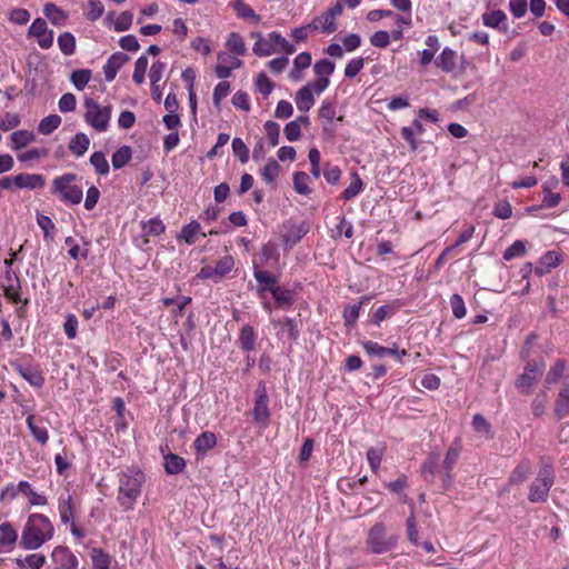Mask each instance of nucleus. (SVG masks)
<instances>
[{
    "label": "nucleus",
    "mask_w": 569,
    "mask_h": 569,
    "mask_svg": "<svg viewBox=\"0 0 569 569\" xmlns=\"http://www.w3.org/2000/svg\"><path fill=\"white\" fill-rule=\"evenodd\" d=\"M46 563V556L42 553H30L23 560L17 559V565L20 569L28 565L31 569H41Z\"/></svg>",
    "instance_id": "c03bdc74"
},
{
    "label": "nucleus",
    "mask_w": 569,
    "mask_h": 569,
    "mask_svg": "<svg viewBox=\"0 0 569 569\" xmlns=\"http://www.w3.org/2000/svg\"><path fill=\"white\" fill-rule=\"evenodd\" d=\"M555 415L562 419L569 415V383H563L555 402Z\"/></svg>",
    "instance_id": "f3484780"
},
{
    "label": "nucleus",
    "mask_w": 569,
    "mask_h": 569,
    "mask_svg": "<svg viewBox=\"0 0 569 569\" xmlns=\"http://www.w3.org/2000/svg\"><path fill=\"white\" fill-rule=\"evenodd\" d=\"M77 180V174L64 173L52 181L51 193L59 194L63 203L78 204L81 202L83 192L78 186L72 184Z\"/></svg>",
    "instance_id": "20e7f679"
},
{
    "label": "nucleus",
    "mask_w": 569,
    "mask_h": 569,
    "mask_svg": "<svg viewBox=\"0 0 569 569\" xmlns=\"http://www.w3.org/2000/svg\"><path fill=\"white\" fill-rule=\"evenodd\" d=\"M232 151L233 154L239 159V161L244 164L249 161V149L246 143L240 138H234L232 140Z\"/></svg>",
    "instance_id": "5fc2aeb1"
},
{
    "label": "nucleus",
    "mask_w": 569,
    "mask_h": 569,
    "mask_svg": "<svg viewBox=\"0 0 569 569\" xmlns=\"http://www.w3.org/2000/svg\"><path fill=\"white\" fill-rule=\"evenodd\" d=\"M61 117L59 114H49L44 117L38 124V131L43 136L51 134L61 124Z\"/></svg>",
    "instance_id": "c85d7f7f"
},
{
    "label": "nucleus",
    "mask_w": 569,
    "mask_h": 569,
    "mask_svg": "<svg viewBox=\"0 0 569 569\" xmlns=\"http://www.w3.org/2000/svg\"><path fill=\"white\" fill-rule=\"evenodd\" d=\"M90 163L94 167L99 174H107L109 172V163L106 156L101 151L93 152L90 157Z\"/></svg>",
    "instance_id": "8fccbe9b"
},
{
    "label": "nucleus",
    "mask_w": 569,
    "mask_h": 569,
    "mask_svg": "<svg viewBox=\"0 0 569 569\" xmlns=\"http://www.w3.org/2000/svg\"><path fill=\"white\" fill-rule=\"evenodd\" d=\"M311 31L321 30L323 33L330 34L337 30L336 20L328 14L327 11L316 17L310 23Z\"/></svg>",
    "instance_id": "dca6fc26"
},
{
    "label": "nucleus",
    "mask_w": 569,
    "mask_h": 569,
    "mask_svg": "<svg viewBox=\"0 0 569 569\" xmlns=\"http://www.w3.org/2000/svg\"><path fill=\"white\" fill-rule=\"evenodd\" d=\"M92 569H110L111 557L101 548H93L90 552Z\"/></svg>",
    "instance_id": "a878e982"
},
{
    "label": "nucleus",
    "mask_w": 569,
    "mask_h": 569,
    "mask_svg": "<svg viewBox=\"0 0 569 569\" xmlns=\"http://www.w3.org/2000/svg\"><path fill=\"white\" fill-rule=\"evenodd\" d=\"M16 371L33 387L40 388L44 383L42 371L37 366L17 365Z\"/></svg>",
    "instance_id": "ddd939ff"
},
{
    "label": "nucleus",
    "mask_w": 569,
    "mask_h": 569,
    "mask_svg": "<svg viewBox=\"0 0 569 569\" xmlns=\"http://www.w3.org/2000/svg\"><path fill=\"white\" fill-rule=\"evenodd\" d=\"M234 266L233 258L231 256H226L221 258L217 264L214 266V271L217 273V279H220L228 274Z\"/></svg>",
    "instance_id": "680f3d73"
},
{
    "label": "nucleus",
    "mask_w": 569,
    "mask_h": 569,
    "mask_svg": "<svg viewBox=\"0 0 569 569\" xmlns=\"http://www.w3.org/2000/svg\"><path fill=\"white\" fill-rule=\"evenodd\" d=\"M397 310L398 307L393 305L381 306L375 311L372 320L376 325L379 326L380 322H382L386 318L393 316L397 312Z\"/></svg>",
    "instance_id": "e2e57ef3"
},
{
    "label": "nucleus",
    "mask_w": 569,
    "mask_h": 569,
    "mask_svg": "<svg viewBox=\"0 0 569 569\" xmlns=\"http://www.w3.org/2000/svg\"><path fill=\"white\" fill-rule=\"evenodd\" d=\"M186 467V461L182 457L169 453L164 456V468L166 471L170 475H177L181 472Z\"/></svg>",
    "instance_id": "72a5a7b5"
},
{
    "label": "nucleus",
    "mask_w": 569,
    "mask_h": 569,
    "mask_svg": "<svg viewBox=\"0 0 569 569\" xmlns=\"http://www.w3.org/2000/svg\"><path fill=\"white\" fill-rule=\"evenodd\" d=\"M43 12H44V16L53 24H59L61 20L66 19L64 12L52 2H49L44 6Z\"/></svg>",
    "instance_id": "6e6d98bb"
},
{
    "label": "nucleus",
    "mask_w": 569,
    "mask_h": 569,
    "mask_svg": "<svg viewBox=\"0 0 569 569\" xmlns=\"http://www.w3.org/2000/svg\"><path fill=\"white\" fill-rule=\"evenodd\" d=\"M226 46L230 52L237 56H243L246 53V44L243 38L237 32L229 34Z\"/></svg>",
    "instance_id": "79ce46f5"
},
{
    "label": "nucleus",
    "mask_w": 569,
    "mask_h": 569,
    "mask_svg": "<svg viewBox=\"0 0 569 569\" xmlns=\"http://www.w3.org/2000/svg\"><path fill=\"white\" fill-rule=\"evenodd\" d=\"M28 36L38 39V44L42 49H49L53 44V31L48 30L47 22L42 18H37L28 30Z\"/></svg>",
    "instance_id": "1a4fd4ad"
},
{
    "label": "nucleus",
    "mask_w": 569,
    "mask_h": 569,
    "mask_svg": "<svg viewBox=\"0 0 569 569\" xmlns=\"http://www.w3.org/2000/svg\"><path fill=\"white\" fill-rule=\"evenodd\" d=\"M91 79V70L90 69H78L74 70L71 74V81L77 90H83L84 87Z\"/></svg>",
    "instance_id": "a18cd8bd"
},
{
    "label": "nucleus",
    "mask_w": 569,
    "mask_h": 569,
    "mask_svg": "<svg viewBox=\"0 0 569 569\" xmlns=\"http://www.w3.org/2000/svg\"><path fill=\"white\" fill-rule=\"evenodd\" d=\"M217 445V437L213 432L204 431L200 433L194 442L193 446L198 453L204 455L210 449H212Z\"/></svg>",
    "instance_id": "b1692460"
},
{
    "label": "nucleus",
    "mask_w": 569,
    "mask_h": 569,
    "mask_svg": "<svg viewBox=\"0 0 569 569\" xmlns=\"http://www.w3.org/2000/svg\"><path fill=\"white\" fill-rule=\"evenodd\" d=\"M273 299L279 307L291 306L293 302L292 293L290 290L280 288L279 286H271L268 288Z\"/></svg>",
    "instance_id": "473e14b6"
},
{
    "label": "nucleus",
    "mask_w": 569,
    "mask_h": 569,
    "mask_svg": "<svg viewBox=\"0 0 569 569\" xmlns=\"http://www.w3.org/2000/svg\"><path fill=\"white\" fill-rule=\"evenodd\" d=\"M456 51L447 47L436 58L435 63L439 69L449 73L456 69Z\"/></svg>",
    "instance_id": "6ab92c4d"
},
{
    "label": "nucleus",
    "mask_w": 569,
    "mask_h": 569,
    "mask_svg": "<svg viewBox=\"0 0 569 569\" xmlns=\"http://www.w3.org/2000/svg\"><path fill=\"white\" fill-rule=\"evenodd\" d=\"M362 347L367 353L377 356L379 358L391 356V353H397V348L382 347L379 343L370 340L362 342Z\"/></svg>",
    "instance_id": "c9c22d12"
},
{
    "label": "nucleus",
    "mask_w": 569,
    "mask_h": 569,
    "mask_svg": "<svg viewBox=\"0 0 569 569\" xmlns=\"http://www.w3.org/2000/svg\"><path fill=\"white\" fill-rule=\"evenodd\" d=\"M58 46L66 56H71L76 51V38L71 32H63L58 37Z\"/></svg>",
    "instance_id": "ea45409f"
},
{
    "label": "nucleus",
    "mask_w": 569,
    "mask_h": 569,
    "mask_svg": "<svg viewBox=\"0 0 569 569\" xmlns=\"http://www.w3.org/2000/svg\"><path fill=\"white\" fill-rule=\"evenodd\" d=\"M253 276L259 283L258 293H260V295L262 292L267 291L269 287L277 286V282H278L277 278L273 274H271L269 271L260 270L258 268V263L256 261H254Z\"/></svg>",
    "instance_id": "4be33fe9"
},
{
    "label": "nucleus",
    "mask_w": 569,
    "mask_h": 569,
    "mask_svg": "<svg viewBox=\"0 0 569 569\" xmlns=\"http://www.w3.org/2000/svg\"><path fill=\"white\" fill-rule=\"evenodd\" d=\"M460 440L457 439L455 441L456 446H452L448 449L445 460H443V469L445 470H452L453 466L456 465L459 455H460V448H459Z\"/></svg>",
    "instance_id": "13d9d810"
},
{
    "label": "nucleus",
    "mask_w": 569,
    "mask_h": 569,
    "mask_svg": "<svg viewBox=\"0 0 569 569\" xmlns=\"http://www.w3.org/2000/svg\"><path fill=\"white\" fill-rule=\"evenodd\" d=\"M148 68V58L146 56H141L137 59L134 63V70L132 74V80L137 84H141L144 81L146 70Z\"/></svg>",
    "instance_id": "864d4df0"
},
{
    "label": "nucleus",
    "mask_w": 569,
    "mask_h": 569,
    "mask_svg": "<svg viewBox=\"0 0 569 569\" xmlns=\"http://www.w3.org/2000/svg\"><path fill=\"white\" fill-rule=\"evenodd\" d=\"M492 213L499 219H509L512 216V207L509 201L500 200L495 204Z\"/></svg>",
    "instance_id": "69168bd1"
},
{
    "label": "nucleus",
    "mask_w": 569,
    "mask_h": 569,
    "mask_svg": "<svg viewBox=\"0 0 569 569\" xmlns=\"http://www.w3.org/2000/svg\"><path fill=\"white\" fill-rule=\"evenodd\" d=\"M118 502L126 510L133 509L136 501L141 493L143 473L137 468H127L118 475Z\"/></svg>",
    "instance_id": "f03ea898"
},
{
    "label": "nucleus",
    "mask_w": 569,
    "mask_h": 569,
    "mask_svg": "<svg viewBox=\"0 0 569 569\" xmlns=\"http://www.w3.org/2000/svg\"><path fill=\"white\" fill-rule=\"evenodd\" d=\"M280 173V166L274 159H270L261 169V176L268 183L273 182Z\"/></svg>",
    "instance_id": "49530a36"
},
{
    "label": "nucleus",
    "mask_w": 569,
    "mask_h": 569,
    "mask_svg": "<svg viewBox=\"0 0 569 569\" xmlns=\"http://www.w3.org/2000/svg\"><path fill=\"white\" fill-rule=\"evenodd\" d=\"M362 187H363V183L359 177V174L353 171L351 173V182L350 184L342 191L341 193V198L345 200V201H349L351 199H353L355 197H357L361 190H362Z\"/></svg>",
    "instance_id": "7c9ffc66"
},
{
    "label": "nucleus",
    "mask_w": 569,
    "mask_h": 569,
    "mask_svg": "<svg viewBox=\"0 0 569 569\" xmlns=\"http://www.w3.org/2000/svg\"><path fill=\"white\" fill-rule=\"evenodd\" d=\"M481 18L486 27L493 29H500V24L507 20L506 13L500 9L485 12Z\"/></svg>",
    "instance_id": "2f4dec72"
},
{
    "label": "nucleus",
    "mask_w": 569,
    "mask_h": 569,
    "mask_svg": "<svg viewBox=\"0 0 569 569\" xmlns=\"http://www.w3.org/2000/svg\"><path fill=\"white\" fill-rule=\"evenodd\" d=\"M310 177L303 171H297L293 174V189L299 194H309L311 189L309 188Z\"/></svg>",
    "instance_id": "37998d69"
},
{
    "label": "nucleus",
    "mask_w": 569,
    "mask_h": 569,
    "mask_svg": "<svg viewBox=\"0 0 569 569\" xmlns=\"http://www.w3.org/2000/svg\"><path fill=\"white\" fill-rule=\"evenodd\" d=\"M566 369V363L563 360H558L548 371L546 376V383L548 386L558 382V380L562 377Z\"/></svg>",
    "instance_id": "603ef678"
},
{
    "label": "nucleus",
    "mask_w": 569,
    "mask_h": 569,
    "mask_svg": "<svg viewBox=\"0 0 569 569\" xmlns=\"http://www.w3.org/2000/svg\"><path fill=\"white\" fill-rule=\"evenodd\" d=\"M59 515L63 525L73 522V501L70 495L61 496L59 498Z\"/></svg>",
    "instance_id": "393cba45"
},
{
    "label": "nucleus",
    "mask_w": 569,
    "mask_h": 569,
    "mask_svg": "<svg viewBox=\"0 0 569 569\" xmlns=\"http://www.w3.org/2000/svg\"><path fill=\"white\" fill-rule=\"evenodd\" d=\"M219 63L216 66V74L220 79H227L231 76L233 69L240 68L242 62L236 57H231L226 52L218 53Z\"/></svg>",
    "instance_id": "9b49d317"
},
{
    "label": "nucleus",
    "mask_w": 569,
    "mask_h": 569,
    "mask_svg": "<svg viewBox=\"0 0 569 569\" xmlns=\"http://www.w3.org/2000/svg\"><path fill=\"white\" fill-rule=\"evenodd\" d=\"M256 86H257V89L258 91L266 98L268 97L273 88H274V84L273 82L266 76V73L261 72L257 80H256Z\"/></svg>",
    "instance_id": "338daca9"
},
{
    "label": "nucleus",
    "mask_w": 569,
    "mask_h": 569,
    "mask_svg": "<svg viewBox=\"0 0 569 569\" xmlns=\"http://www.w3.org/2000/svg\"><path fill=\"white\" fill-rule=\"evenodd\" d=\"M53 562L57 565L56 569H78L79 560L69 548L64 546L56 547L51 553Z\"/></svg>",
    "instance_id": "9d476101"
},
{
    "label": "nucleus",
    "mask_w": 569,
    "mask_h": 569,
    "mask_svg": "<svg viewBox=\"0 0 569 569\" xmlns=\"http://www.w3.org/2000/svg\"><path fill=\"white\" fill-rule=\"evenodd\" d=\"M399 536L388 533L382 522L375 523L368 531L366 545L372 553L391 551L398 543Z\"/></svg>",
    "instance_id": "7ed1b4c3"
},
{
    "label": "nucleus",
    "mask_w": 569,
    "mask_h": 569,
    "mask_svg": "<svg viewBox=\"0 0 569 569\" xmlns=\"http://www.w3.org/2000/svg\"><path fill=\"white\" fill-rule=\"evenodd\" d=\"M257 335L253 327L250 325L243 326L238 339L240 348L246 352H250L254 350Z\"/></svg>",
    "instance_id": "412c9836"
},
{
    "label": "nucleus",
    "mask_w": 569,
    "mask_h": 569,
    "mask_svg": "<svg viewBox=\"0 0 569 569\" xmlns=\"http://www.w3.org/2000/svg\"><path fill=\"white\" fill-rule=\"evenodd\" d=\"M84 121L99 132L106 131L111 119L112 107H101L94 99H84Z\"/></svg>",
    "instance_id": "39448f33"
},
{
    "label": "nucleus",
    "mask_w": 569,
    "mask_h": 569,
    "mask_svg": "<svg viewBox=\"0 0 569 569\" xmlns=\"http://www.w3.org/2000/svg\"><path fill=\"white\" fill-rule=\"evenodd\" d=\"M201 227L196 220L182 227L179 234V239H183L187 244H193L196 242V236L199 233Z\"/></svg>",
    "instance_id": "a19ab883"
},
{
    "label": "nucleus",
    "mask_w": 569,
    "mask_h": 569,
    "mask_svg": "<svg viewBox=\"0 0 569 569\" xmlns=\"http://www.w3.org/2000/svg\"><path fill=\"white\" fill-rule=\"evenodd\" d=\"M53 533V525L47 516L32 513L22 530L20 545L27 550H36L50 540Z\"/></svg>",
    "instance_id": "f257e3e1"
},
{
    "label": "nucleus",
    "mask_w": 569,
    "mask_h": 569,
    "mask_svg": "<svg viewBox=\"0 0 569 569\" xmlns=\"http://www.w3.org/2000/svg\"><path fill=\"white\" fill-rule=\"evenodd\" d=\"M555 477L550 465L540 468L536 479L529 488L528 499L531 502H545L549 497V491L553 486Z\"/></svg>",
    "instance_id": "423d86ee"
},
{
    "label": "nucleus",
    "mask_w": 569,
    "mask_h": 569,
    "mask_svg": "<svg viewBox=\"0 0 569 569\" xmlns=\"http://www.w3.org/2000/svg\"><path fill=\"white\" fill-rule=\"evenodd\" d=\"M545 369V361L543 360H532L529 361L523 372L519 376V378L516 381V387L521 393L530 395L532 391V386L535 382H537L540 377L542 376Z\"/></svg>",
    "instance_id": "0eeeda50"
},
{
    "label": "nucleus",
    "mask_w": 569,
    "mask_h": 569,
    "mask_svg": "<svg viewBox=\"0 0 569 569\" xmlns=\"http://www.w3.org/2000/svg\"><path fill=\"white\" fill-rule=\"evenodd\" d=\"M21 122L20 116L18 113H10L7 112L1 119H0V130L2 131H9L11 129L17 128Z\"/></svg>",
    "instance_id": "774afa93"
},
{
    "label": "nucleus",
    "mask_w": 569,
    "mask_h": 569,
    "mask_svg": "<svg viewBox=\"0 0 569 569\" xmlns=\"http://www.w3.org/2000/svg\"><path fill=\"white\" fill-rule=\"evenodd\" d=\"M296 104L299 111L307 112L315 104V98L311 91V86H303L296 94Z\"/></svg>",
    "instance_id": "aec40b11"
},
{
    "label": "nucleus",
    "mask_w": 569,
    "mask_h": 569,
    "mask_svg": "<svg viewBox=\"0 0 569 569\" xmlns=\"http://www.w3.org/2000/svg\"><path fill=\"white\" fill-rule=\"evenodd\" d=\"M281 323V332L287 333V337L291 341H297L299 338V329L297 322L292 318H286Z\"/></svg>",
    "instance_id": "052dcab7"
},
{
    "label": "nucleus",
    "mask_w": 569,
    "mask_h": 569,
    "mask_svg": "<svg viewBox=\"0 0 569 569\" xmlns=\"http://www.w3.org/2000/svg\"><path fill=\"white\" fill-rule=\"evenodd\" d=\"M438 462H439V453L431 452L421 466V473L429 481L433 480L436 470L438 468Z\"/></svg>",
    "instance_id": "e433bc0d"
},
{
    "label": "nucleus",
    "mask_w": 569,
    "mask_h": 569,
    "mask_svg": "<svg viewBox=\"0 0 569 569\" xmlns=\"http://www.w3.org/2000/svg\"><path fill=\"white\" fill-rule=\"evenodd\" d=\"M252 51L258 57H269L271 56L276 50L272 47L271 41L268 39H263L262 36H259V39L256 41Z\"/></svg>",
    "instance_id": "de8ad7c7"
},
{
    "label": "nucleus",
    "mask_w": 569,
    "mask_h": 569,
    "mask_svg": "<svg viewBox=\"0 0 569 569\" xmlns=\"http://www.w3.org/2000/svg\"><path fill=\"white\" fill-rule=\"evenodd\" d=\"M142 230L147 236H159L164 231V224L158 218H152L142 223Z\"/></svg>",
    "instance_id": "bf43d9fd"
},
{
    "label": "nucleus",
    "mask_w": 569,
    "mask_h": 569,
    "mask_svg": "<svg viewBox=\"0 0 569 569\" xmlns=\"http://www.w3.org/2000/svg\"><path fill=\"white\" fill-rule=\"evenodd\" d=\"M12 149L20 150L36 141V134L28 130H18L11 134Z\"/></svg>",
    "instance_id": "cd10ccee"
},
{
    "label": "nucleus",
    "mask_w": 569,
    "mask_h": 569,
    "mask_svg": "<svg viewBox=\"0 0 569 569\" xmlns=\"http://www.w3.org/2000/svg\"><path fill=\"white\" fill-rule=\"evenodd\" d=\"M450 306L452 309V313L457 319H462L466 316V306L460 295L455 293L450 297Z\"/></svg>",
    "instance_id": "0e129e2a"
},
{
    "label": "nucleus",
    "mask_w": 569,
    "mask_h": 569,
    "mask_svg": "<svg viewBox=\"0 0 569 569\" xmlns=\"http://www.w3.org/2000/svg\"><path fill=\"white\" fill-rule=\"evenodd\" d=\"M26 422H27V426H28L31 435L33 436V438L39 443L46 445L48 442V440H49V433H48L47 428L38 426L34 422V416L33 415H29L27 417Z\"/></svg>",
    "instance_id": "c756f323"
},
{
    "label": "nucleus",
    "mask_w": 569,
    "mask_h": 569,
    "mask_svg": "<svg viewBox=\"0 0 569 569\" xmlns=\"http://www.w3.org/2000/svg\"><path fill=\"white\" fill-rule=\"evenodd\" d=\"M13 184L18 189H41L46 184V179L40 173H19L13 177Z\"/></svg>",
    "instance_id": "f8f14e48"
},
{
    "label": "nucleus",
    "mask_w": 569,
    "mask_h": 569,
    "mask_svg": "<svg viewBox=\"0 0 569 569\" xmlns=\"http://www.w3.org/2000/svg\"><path fill=\"white\" fill-rule=\"evenodd\" d=\"M560 262V257L556 251H547L539 260L535 268L536 274L542 277Z\"/></svg>",
    "instance_id": "2eb2a0df"
},
{
    "label": "nucleus",
    "mask_w": 569,
    "mask_h": 569,
    "mask_svg": "<svg viewBox=\"0 0 569 569\" xmlns=\"http://www.w3.org/2000/svg\"><path fill=\"white\" fill-rule=\"evenodd\" d=\"M530 471H531V463H530L529 459L523 458L510 473L509 482L510 483L523 482L527 479Z\"/></svg>",
    "instance_id": "bb28decb"
},
{
    "label": "nucleus",
    "mask_w": 569,
    "mask_h": 569,
    "mask_svg": "<svg viewBox=\"0 0 569 569\" xmlns=\"http://www.w3.org/2000/svg\"><path fill=\"white\" fill-rule=\"evenodd\" d=\"M231 6L240 18L253 19L254 22L260 21V16H258L253 11V9L249 4H247L243 0H232Z\"/></svg>",
    "instance_id": "f704fd0d"
},
{
    "label": "nucleus",
    "mask_w": 569,
    "mask_h": 569,
    "mask_svg": "<svg viewBox=\"0 0 569 569\" xmlns=\"http://www.w3.org/2000/svg\"><path fill=\"white\" fill-rule=\"evenodd\" d=\"M264 131H266V134H267V138L269 140V143L272 146V147H276L279 144V138H280V126L272 121V120H268L264 126Z\"/></svg>",
    "instance_id": "4d7b16f0"
},
{
    "label": "nucleus",
    "mask_w": 569,
    "mask_h": 569,
    "mask_svg": "<svg viewBox=\"0 0 569 569\" xmlns=\"http://www.w3.org/2000/svg\"><path fill=\"white\" fill-rule=\"evenodd\" d=\"M132 157L131 148L123 146L119 148L111 157L112 167L120 169L126 166Z\"/></svg>",
    "instance_id": "58836bf2"
},
{
    "label": "nucleus",
    "mask_w": 569,
    "mask_h": 569,
    "mask_svg": "<svg viewBox=\"0 0 569 569\" xmlns=\"http://www.w3.org/2000/svg\"><path fill=\"white\" fill-rule=\"evenodd\" d=\"M17 539V531L9 522H3L0 525V546L12 547L16 543Z\"/></svg>",
    "instance_id": "4c0bfd02"
},
{
    "label": "nucleus",
    "mask_w": 569,
    "mask_h": 569,
    "mask_svg": "<svg viewBox=\"0 0 569 569\" xmlns=\"http://www.w3.org/2000/svg\"><path fill=\"white\" fill-rule=\"evenodd\" d=\"M90 139L83 132H78L69 142V150L76 157H82L89 149Z\"/></svg>",
    "instance_id": "5701e85b"
},
{
    "label": "nucleus",
    "mask_w": 569,
    "mask_h": 569,
    "mask_svg": "<svg viewBox=\"0 0 569 569\" xmlns=\"http://www.w3.org/2000/svg\"><path fill=\"white\" fill-rule=\"evenodd\" d=\"M129 60V57L123 52H114L111 54L103 67L104 78L108 82L114 80L120 68Z\"/></svg>",
    "instance_id": "4468645a"
},
{
    "label": "nucleus",
    "mask_w": 569,
    "mask_h": 569,
    "mask_svg": "<svg viewBox=\"0 0 569 569\" xmlns=\"http://www.w3.org/2000/svg\"><path fill=\"white\" fill-rule=\"evenodd\" d=\"M307 232L308 227L303 222L300 224H290L283 233L282 240L287 246H295L307 234Z\"/></svg>",
    "instance_id": "a211bd4d"
},
{
    "label": "nucleus",
    "mask_w": 569,
    "mask_h": 569,
    "mask_svg": "<svg viewBox=\"0 0 569 569\" xmlns=\"http://www.w3.org/2000/svg\"><path fill=\"white\" fill-rule=\"evenodd\" d=\"M269 398L267 395L266 386L260 382L256 390V401L253 407V420L257 423L266 426L270 418V411L268 408Z\"/></svg>",
    "instance_id": "6e6552de"
},
{
    "label": "nucleus",
    "mask_w": 569,
    "mask_h": 569,
    "mask_svg": "<svg viewBox=\"0 0 569 569\" xmlns=\"http://www.w3.org/2000/svg\"><path fill=\"white\" fill-rule=\"evenodd\" d=\"M335 71V63L329 59H320L313 66V72L317 77H327L331 76Z\"/></svg>",
    "instance_id": "3c124183"
},
{
    "label": "nucleus",
    "mask_w": 569,
    "mask_h": 569,
    "mask_svg": "<svg viewBox=\"0 0 569 569\" xmlns=\"http://www.w3.org/2000/svg\"><path fill=\"white\" fill-rule=\"evenodd\" d=\"M526 252L527 249L525 242L521 240H517L503 251V259L510 261L515 258L525 256Z\"/></svg>",
    "instance_id": "09e8293b"
}]
</instances>
